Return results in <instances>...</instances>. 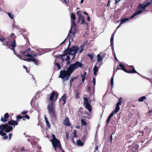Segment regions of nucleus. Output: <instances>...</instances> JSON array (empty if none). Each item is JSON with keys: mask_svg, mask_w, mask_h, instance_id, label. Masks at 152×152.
<instances>
[{"mask_svg": "<svg viewBox=\"0 0 152 152\" xmlns=\"http://www.w3.org/2000/svg\"><path fill=\"white\" fill-rule=\"evenodd\" d=\"M0 41L2 42L4 45L9 47L11 50H13L15 54L20 59L29 62V58H26L25 59H22L21 53L18 54L16 53L15 50L14 48L16 46L15 36L14 34L12 33L8 37L5 38L4 37L0 36Z\"/></svg>", "mask_w": 152, "mask_h": 152, "instance_id": "obj_1", "label": "nucleus"}, {"mask_svg": "<svg viewBox=\"0 0 152 152\" xmlns=\"http://www.w3.org/2000/svg\"><path fill=\"white\" fill-rule=\"evenodd\" d=\"M83 66L82 64L79 61H76L75 63L69 65L67 70H61L60 72L59 78H61L63 81L68 80L71 74L78 68L82 67Z\"/></svg>", "mask_w": 152, "mask_h": 152, "instance_id": "obj_2", "label": "nucleus"}, {"mask_svg": "<svg viewBox=\"0 0 152 152\" xmlns=\"http://www.w3.org/2000/svg\"><path fill=\"white\" fill-rule=\"evenodd\" d=\"M152 3V0H150L147 2L145 1L143 4H140L137 7V10L131 17L129 18H125L121 20V24H122L128 21L130 18H134L135 16L141 14L144 12L146 7Z\"/></svg>", "mask_w": 152, "mask_h": 152, "instance_id": "obj_3", "label": "nucleus"}, {"mask_svg": "<svg viewBox=\"0 0 152 152\" xmlns=\"http://www.w3.org/2000/svg\"><path fill=\"white\" fill-rule=\"evenodd\" d=\"M71 18L72 20L71 23L72 25L71 28L69 32V34L67 36V37H69V39L70 41H73V38L75 37V32L76 31V24L75 23V20L76 19L75 15L73 13H72L71 14Z\"/></svg>", "mask_w": 152, "mask_h": 152, "instance_id": "obj_4", "label": "nucleus"}, {"mask_svg": "<svg viewBox=\"0 0 152 152\" xmlns=\"http://www.w3.org/2000/svg\"><path fill=\"white\" fill-rule=\"evenodd\" d=\"M69 38V43L67 49L65 50V51H66V54H65L67 56H69L71 58V56H72V58L71 60H72L75 58V54L77 53V47L73 46L72 47L69 49L68 48L70 44V42H72L73 40L71 41V39H70V41L69 36L68 37H67L66 38Z\"/></svg>", "mask_w": 152, "mask_h": 152, "instance_id": "obj_5", "label": "nucleus"}, {"mask_svg": "<svg viewBox=\"0 0 152 152\" xmlns=\"http://www.w3.org/2000/svg\"><path fill=\"white\" fill-rule=\"evenodd\" d=\"M12 129V127L9 125L7 124L1 125H0V134L3 136L4 139L6 140L8 138V136L7 135V134L3 132V131H4L8 133Z\"/></svg>", "mask_w": 152, "mask_h": 152, "instance_id": "obj_6", "label": "nucleus"}, {"mask_svg": "<svg viewBox=\"0 0 152 152\" xmlns=\"http://www.w3.org/2000/svg\"><path fill=\"white\" fill-rule=\"evenodd\" d=\"M66 51H65L63 52V54L61 55H59L58 56V58L61 59V64L63 66L66 67V66L69 64L71 61L70 60L71 59V57L69 56H67L66 54Z\"/></svg>", "mask_w": 152, "mask_h": 152, "instance_id": "obj_7", "label": "nucleus"}, {"mask_svg": "<svg viewBox=\"0 0 152 152\" xmlns=\"http://www.w3.org/2000/svg\"><path fill=\"white\" fill-rule=\"evenodd\" d=\"M138 132L139 133L142 134L141 135H138L139 138H142V136L143 138L147 139L148 137V136L149 135L151 130L148 128H145L143 130L138 131Z\"/></svg>", "mask_w": 152, "mask_h": 152, "instance_id": "obj_8", "label": "nucleus"}, {"mask_svg": "<svg viewBox=\"0 0 152 152\" xmlns=\"http://www.w3.org/2000/svg\"><path fill=\"white\" fill-rule=\"evenodd\" d=\"M25 57H29V62L32 61L34 62V64L37 65V63H38V60L36 58H34L37 56L36 53H34L33 54H30V53H28L26 55H24Z\"/></svg>", "mask_w": 152, "mask_h": 152, "instance_id": "obj_9", "label": "nucleus"}, {"mask_svg": "<svg viewBox=\"0 0 152 152\" xmlns=\"http://www.w3.org/2000/svg\"><path fill=\"white\" fill-rule=\"evenodd\" d=\"M119 66L121 68V69L124 71L129 73H138L137 72L135 69L134 67L133 66H131V67H132V70H127L125 68V66L122 64H120L119 65Z\"/></svg>", "mask_w": 152, "mask_h": 152, "instance_id": "obj_10", "label": "nucleus"}, {"mask_svg": "<svg viewBox=\"0 0 152 152\" xmlns=\"http://www.w3.org/2000/svg\"><path fill=\"white\" fill-rule=\"evenodd\" d=\"M59 94L57 92L53 91L51 94L49 99L51 102L53 103L56 101L58 98Z\"/></svg>", "mask_w": 152, "mask_h": 152, "instance_id": "obj_11", "label": "nucleus"}, {"mask_svg": "<svg viewBox=\"0 0 152 152\" xmlns=\"http://www.w3.org/2000/svg\"><path fill=\"white\" fill-rule=\"evenodd\" d=\"M52 142L56 151V148L57 147H58L59 148H61L60 142L58 140H52Z\"/></svg>", "mask_w": 152, "mask_h": 152, "instance_id": "obj_12", "label": "nucleus"}, {"mask_svg": "<svg viewBox=\"0 0 152 152\" xmlns=\"http://www.w3.org/2000/svg\"><path fill=\"white\" fill-rule=\"evenodd\" d=\"M139 148V145L137 144L129 148L126 152H136Z\"/></svg>", "mask_w": 152, "mask_h": 152, "instance_id": "obj_13", "label": "nucleus"}, {"mask_svg": "<svg viewBox=\"0 0 152 152\" xmlns=\"http://www.w3.org/2000/svg\"><path fill=\"white\" fill-rule=\"evenodd\" d=\"M53 102H51V104L48 105L47 107V109L50 113L55 112V108L53 106Z\"/></svg>", "mask_w": 152, "mask_h": 152, "instance_id": "obj_14", "label": "nucleus"}, {"mask_svg": "<svg viewBox=\"0 0 152 152\" xmlns=\"http://www.w3.org/2000/svg\"><path fill=\"white\" fill-rule=\"evenodd\" d=\"M49 114L50 116V118L52 121L53 122H55L57 119V117L55 113V112H53L50 113Z\"/></svg>", "mask_w": 152, "mask_h": 152, "instance_id": "obj_15", "label": "nucleus"}, {"mask_svg": "<svg viewBox=\"0 0 152 152\" xmlns=\"http://www.w3.org/2000/svg\"><path fill=\"white\" fill-rule=\"evenodd\" d=\"M97 62H98V64L99 66H101L102 64V61L103 59V57L100 54H98L97 56Z\"/></svg>", "mask_w": 152, "mask_h": 152, "instance_id": "obj_16", "label": "nucleus"}, {"mask_svg": "<svg viewBox=\"0 0 152 152\" xmlns=\"http://www.w3.org/2000/svg\"><path fill=\"white\" fill-rule=\"evenodd\" d=\"M9 117V115L8 113H5L4 116V117H2L1 119V121L4 122H7V119Z\"/></svg>", "mask_w": 152, "mask_h": 152, "instance_id": "obj_17", "label": "nucleus"}, {"mask_svg": "<svg viewBox=\"0 0 152 152\" xmlns=\"http://www.w3.org/2000/svg\"><path fill=\"white\" fill-rule=\"evenodd\" d=\"M8 123L10 125L14 126L17 125L18 124V122L17 121H15L14 120H12V119L10 121H8ZM14 127H15V126H14Z\"/></svg>", "mask_w": 152, "mask_h": 152, "instance_id": "obj_18", "label": "nucleus"}, {"mask_svg": "<svg viewBox=\"0 0 152 152\" xmlns=\"http://www.w3.org/2000/svg\"><path fill=\"white\" fill-rule=\"evenodd\" d=\"M63 124L66 126H69L71 125V124L69 121L68 117H65L63 122Z\"/></svg>", "mask_w": 152, "mask_h": 152, "instance_id": "obj_19", "label": "nucleus"}, {"mask_svg": "<svg viewBox=\"0 0 152 152\" xmlns=\"http://www.w3.org/2000/svg\"><path fill=\"white\" fill-rule=\"evenodd\" d=\"M31 50V48H28L25 49V51H23V52L21 51H20V53H21L22 56H23L25 57L24 56V55H26L28 53H27V52L30 51Z\"/></svg>", "mask_w": 152, "mask_h": 152, "instance_id": "obj_20", "label": "nucleus"}, {"mask_svg": "<svg viewBox=\"0 0 152 152\" xmlns=\"http://www.w3.org/2000/svg\"><path fill=\"white\" fill-rule=\"evenodd\" d=\"M66 94H65L62 96L60 100V101L61 100H62L63 102V104L64 105L66 102Z\"/></svg>", "mask_w": 152, "mask_h": 152, "instance_id": "obj_21", "label": "nucleus"}, {"mask_svg": "<svg viewBox=\"0 0 152 152\" xmlns=\"http://www.w3.org/2000/svg\"><path fill=\"white\" fill-rule=\"evenodd\" d=\"M121 101H118L116 104L115 110L118 111L120 110V106L121 104Z\"/></svg>", "mask_w": 152, "mask_h": 152, "instance_id": "obj_22", "label": "nucleus"}, {"mask_svg": "<svg viewBox=\"0 0 152 152\" xmlns=\"http://www.w3.org/2000/svg\"><path fill=\"white\" fill-rule=\"evenodd\" d=\"M114 75H115V73L114 72L112 75V77H111V81H110V83L111 85V88H112L113 87V79H114Z\"/></svg>", "mask_w": 152, "mask_h": 152, "instance_id": "obj_23", "label": "nucleus"}, {"mask_svg": "<svg viewBox=\"0 0 152 152\" xmlns=\"http://www.w3.org/2000/svg\"><path fill=\"white\" fill-rule=\"evenodd\" d=\"M86 108L88 109L89 112H91L92 110L91 106L90 104L85 105Z\"/></svg>", "mask_w": 152, "mask_h": 152, "instance_id": "obj_24", "label": "nucleus"}, {"mask_svg": "<svg viewBox=\"0 0 152 152\" xmlns=\"http://www.w3.org/2000/svg\"><path fill=\"white\" fill-rule=\"evenodd\" d=\"M86 72H84L83 75H81V76L82 77V82L83 83H84V81L85 80L86 75Z\"/></svg>", "mask_w": 152, "mask_h": 152, "instance_id": "obj_25", "label": "nucleus"}, {"mask_svg": "<svg viewBox=\"0 0 152 152\" xmlns=\"http://www.w3.org/2000/svg\"><path fill=\"white\" fill-rule=\"evenodd\" d=\"M77 143L78 145L83 146V143L80 140H77Z\"/></svg>", "mask_w": 152, "mask_h": 152, "instance_id": "obj_26", "label": "nucleus"}, {"mask_svg": "<svg viewBox=\"0 0 152 152\" xmlns=\"http://www.w3.org/2000/svg\"><path fill=\"white\" fill-rule=\"evenodd\" d=\"M7 13L9 17L11 18V19H13L14 15L11 12H7Z\"/></svg>", "mask_w": 152, "mask_h": 152, "instance_id": "obj_27", "label": "nucleus"}, {"mask_svg": "<svg viewBox=\"0 0 152 152\" xmlns=\"http://www.w3.org/2000/svg\"><path fill=\"white\" fill-rule=\"evenodd\" d=\"M77 14L78 15L79 17H78V22H79L80 20V19L81 18V12L80 11H78L77 12Z\"/></svg>", "mask_w": 152, "mask_h": 152, "instance_id": "obj_28", "label": "nucleus"}, {"mask_svg": "<svg viewBox=\"0 0 152 152\" xmlns=\"http://www.w3.org/2000/svg\"><path fill=\"white\" fill-rule=\"evenodd\" d=\"M146 98L145 96H142L139 99L138 101L140 102H142L144 101V100Z\"/></svg>", "mask_w": 152, "mask_h": 152, "instance_id": "obj_29", "label": "nucleus"}, {"mask_svg": "<svg viewBox=\"0 0 152 152\" xmlns=\"http://www.w3.org/2000/svg\"><path fill=\"white\" fill-rule=\"evenodd\" d=\"M87 56L89 57L92 60H93V58L94 57V53L88 54L87 55Z\"/></svg>", "mask_w": 152, "mask_h": 152, "instance_id": "obj_30", "label": "nucleus"}, {"mask_svg": "<svg viewBox=\"0 0 152 152\" xmlns=\"http://www.w3.org/2000/svg\"><path fill=\"white\" fill-rule=\"evenodd\" d=\"M118 111L115 110L114 111H113L109 115V116L110 117L112 118V117H113V114H115L117 113Z\"/></svg>", "mask_w": 152, "mask_h": 152, "instance_id": "obj_31", "label": "nucleus"}, {"mask_svg": "<svg viewBox=\"0 0 152 152\" xmlns=\"http://www.w3.org/2000/svg\"><path fill=\"white\" fill-rule=\"evenodd\" d=\"M77 53L78 52L79 53H81L83 50V48L82 46L78 48L77 47Z\"/></svg>", "mask_w": 152, "mask_h": 152, "instance_id": "obj_32", "label": "nucleus"}, {"mask_svg": "<svg viewBox=\"0 0 152 152\" xmlns=\"http://www.w3.org/2000/svg\"><path fill=\"white\" fill-rule=\"evenodd\" d=\"M81 20V24H83L84 23H85L86 25V26H88V23H86L84 20V18L83 17L82 18L80 19Z\"/></svg>", "mask_w": 152, "mask_h": 152, "instance_id": "obj_33", "label": "nucleus"}, {"mask_svg": "<svg viewBox=\"0 0 152 152\" xmlns=\"http://www.w3.org/2000/svg\"><path fill=\"white\" fill-rule=\"evenodd\" d=\"M99 68V67H98L96 66H95L93 68L94 72H98V69Z\"/></svg>", "mask_w": 152, "mask_h": 152, "instance_id": "obj_34", "label": "nucleus"}, {"mask_svg": "<svg viewBox=\"0 0 152 152\" xmlns=\"http://www.w3.org/2000/svg\"><path fill=\"white\" fill-rule=\"evenodd\" d=\"M81 123L82 125L83 126H86L87 125V123L86 121L83 119L81 120Z\"/></svg>", "mask_w": 152, "mask_h": 152, "instance_id": "obj_35", "label": "nucleus"}, {"mask_svg": "<svg viewBox=\"0 0 152 152\" xmlns=\"http://www.w3.org/2000/svg\"><path fill=\"white\" fill-rule=\"evenodd\" d=\"M113 39H114V37H111V39H110V45H111V46H113Z\"/></svg>", "mask_w": 152, "mask_h": 152, "instance_id": "obj_36", "label": "nucleus"}, {"mask_svg": "<svg viewBox=\"0 0 152 152\" xmlns=\"http://www.w3.org/2000/svg\"><path fill=\"white\" fill-rule=\"evenodd\" d=\"M84 104L85 105L89 104V101L87 98H84Z\"/></svg>", "mask_w": 152, "mask_h": 152, "instance_id": "obj_37", "label": "nucleus"}, {"mask_svg": "<svg viewBox=\"0 0 152 152\" xmlns=\"http://www.w3.org/2000/svg\"><path fill=\"white\" fill-rule=\"evenodd\" d=\"M16 118L17 120H16V121H17L18 123L19 121V120L22 118L23 117L21 115H18L17 116Z\"/></svg>", "mask_w": 152, "mask_h": 152, "instance_id": "obj_38", "label": "nucleus"}, {"mask_svg": "<svg viewBox=\"0 0 152 152\" xmlns=\"http://www.w3.org/2000/svg\"><path fill=\"white\" fill-rule=\"evenodd\" d=\"M92 82L93 83V86L94 87V86H95V83H96L95 77H93L92 80Z\"/></svg>", "mask_w": 152, "mask_h": 152, "instance_id": "obj_39", "label": "nucleus"}, {"mask_svg": "<svg viewBox=\"0 0 152 152\" xmlns=\"http://www.w3.org/2000/svg\"><path fill=\"white\" fill-rule=\"evenodd\" d=\"M76 95H75V98L76 99H78L79 97V92L78 91H76Z\"/></svg>", "mask_w": 152, "mask_h": 152, "instance_id": "obj_40", "label": "nucleus"}, {"mask_svg": "<svg viewBox=\"0 0 152 152\" xmlns=\"http://www.w3.org/2000/svg\"><path fill=\"white\" fill-rule=\"evenodd\" d=\"M45 122H46V123L47 124V125L48 126V127L49 128H50V124L48 121H48H45Z\"/></svg>", "mask_w": 152, "mask_h": 152, "instance_id": "obj_41", "label": "nucleus"}, {"mask_svg": "<svg viewBox=\"0 0 152 152\" xmlns=\"http://www.w3.org/2000/svg\"><path fill=\"white\" fill-rule=\"evenodd\" d=\"M56 66L58 67V69H61V66H60V64L59 63L56 62Z\"/></svg>", "mask_w": 152, "mask_h": 152, "instance_id": "obj_42", "label": "nucleus"}, {"mask_svg": "<svg viewBox=\"0 0 152 152\" xmlns=\"http://www.w3.org/2000/svg\"><path fill=\"white\" fill-rule=\"evenodd\" d=\"M77 78V77H74L73 78H71L70 81H69V83H72V82L74 80L76 79Z\"/></svg>", "mask_w": 152, "mask_h": 152, "instance_id": "obj_43", "label": "nucleus"}, {"mask_svg": "<svg viewBox=\"0 0 152 152\" xmlns=\"http://www.w3.org/2000/svg\"><path fill=\"white\" fill-rule=\"evenodd\" d=\"M34 144H35L36 143H37L38 141H39V139L36 137L35 140H34Z\"/></svg>", "mask_w": 152, "mask_h": 152, "instance_id": "obj_44", "label": "nucleus"}, {"mask_svg": "<svg viewBox=\"0 0 152 152\" xmlns=\"http://www.w3.org/2000/svg\"><path fill=\"white\" fill-rule=\"evenodd\" d=\"M28 112V111L25 110V111H24L22 112L21 113V114L22 115H25V114H26Z\"/></svg>", "mask_w": 152, "mask_h": 152, "instance_id": "obj_45", "label": "nucleus"}, {"mask_svg": "<svg viewBox=\"0 0 152 152\" xmlns=\"http://www.w3.org/2000/svg\"><path fill=\"white\" fill-rule=\"evenodd\" d=\"M23 117L26 118L28 119H29L30 118L29 116L28 115H25Z\"/></svg>", "mask_w": 152, "mask_h": 152, "instance_id": "obj_46", "label": "nucleus"}, {"mask_svg": "<svg viewBox=\"0 0 152 152\" xmlns=\"http://www.w3.org/2000/svg\"><path fill=\"white\" fill-rule=\"evenodd\" d=\"M76 131L75 130H74V133H73V134H74L73 137H77V135H76Z\"/></svg>", "mask_w": 152, "mask_h": 152, "instance_id": "obj_47", "label": "nucleus"}, {"mask_svg": "<svg viewBox=\"0 0 152 152\" xmlns=\"http://www.w3.org/2000/svg\"><path fill=\"white\" fill-rule=\"evenodd\" d=\"M12 133H10L9 134V140H10L12 137Z\"/></svg>", "mask_w": 152, "mask_h": 152, "instance_id": "obj_48", "label": "nucleus"}, {"mask_svg": "<svg viewBox=\"0 0 152 152\" xmlns=\"http://www.w3.org/2000/svg\"><path fill=\"white\" fill-rule=\"evenodd\" d=\"M52 140H54L55 139H57L55 135L54 134H52Z\"/></svg>", "mask_w": 152, "mask_h": 152, "instance_id": "obj_49", "label": "nucleus"}, {"mask_svg": "<svg viewBox=\"0 0 152 152\" xmlns=\"http://www.w3.org/2000/svg\"><path fill=\"white\" fill-rule=\"evenodd\" d=\"M36 137H35V136H31L30 137V139L34 141V140L35 139Z\"/></svg>", "mask_w": 152, "mask_h": 152, "instance_id": "obj_50", "label": "nucleus"}, {"mask_svg": "<svg viewBox=\"0 0 152 152\" xmlns=\"http://www.w3.org/2000/svg\"><path fill=\"white\" fill-rule=\"evenodd\" d=\"M98 146H96L95 147V151H98Z\"/></svg>", "mask_w": 152, "mask_h": 152, "instance_id": "obj_51", "label": "nucleus"}, {"mask_svg": "<svg viewBox=\"0 0 152 152\" xmlns=\"http://www.w3.org/2000/svg\"><path fill=\"white\" fill-rule=\"evenodd\" d=\"M112 135H113V134H111L110 135V140L111 141V142H112V137H113Z\"/></svg>", "mask_w": 152, "mask_h": 152, "instance_id": "obj_52", "label": "nucleus"}, {"mask_svg": "<svg viewBox=\"0 0 152 152\" xmlns=\"http://www.w3.org/2000/svg\"><path fill=\"white\" fill-rule=\"evenodd\" d=\"M121 0H115V4H116L118 3Z\"/></svg>", "mask_w": 152, "mask_h": 152, "instance_id": "obj_53", "label": "nucleus"}, {"mask_svg": "<svg viewBox=\"0 0 152 152\" xmlns=\"http://www.w3.org/2000/svg\"><path fill=\"white\" fill-rule=\"evenodd\" d=\"M110 0H109L108 1V3L107 5V7H108L109 6V5L110 4Z\"/></svg>", "mask_w": 152, "mask_h": 152, "instance_id": "obj_54", "label": "nucleus"}, {"mask_svg": "<svg viewBox=\"0 0 152 152\" xmlns=\"http://www.w3.org/2000/svg\"><path fill=\"white\" fill-rule=\"evenodd\" d=\"M23 68L25 69H26V72H28L27 71V68L24 65L23 66Z\"/></svg>", "mask_w": 152, "mask_h": 152, "instance_id": "obj_55", "label": "nucleus"}, {"mask_svg": "<svg viewBox=\"0 0 152 152\" xmlns=\"http://www.w3.org/2000/svg\"><path fill=\"white\" fill-rule=\"evenodd\" d=\"M87 20L88 21H90V17L89 16H88L87 17Z\"/></svg>", "mask_w": 152, "mask_h": 152, "instance_id": "obj_56", "label": "nucleus"}, {"mask_svg": "<svg viewBox=\"0 0 152 152\" xmlns=\"http://www.w3.org/2000/svg\"><path fill=\"white\" fill-rule=\"evenodd\" d=\"M110 121V120L107 119V123H106V126L107 125V124H108L109 123Z\"/></svg>", "mask_w": 152, "mask_h": 152, "instance_id": "obj_57", "label": "nucleus"}, {"mask_svg": "<svg viewBox=\"0 0 152 152\" xmlns=\"http://www.w3.org/2000/svg\"><path fill=\"white\" fill-rule=\"evenodd\" d=\"M122 24H121V23H120L119 25L118 26V27H117V29H118V28H119L120 26H121L122 25Z\"/></svg>", "mask_w": 152, "mask_h": 152, "instance_id": "obj_58", "label": "nucleus"}, {"mask_svg": "<svg viewBox=\"0 0 152 152\" xmlns=\"http://www.w3.org/2000/svg\"><path fill=\"white\" fill-rule=\"evenodd\" d=\"M83 13L84 14H85L86 15H88V14L86 12H83Z\"/></svg>", "mask_w": 152, "mask_h": 152, "instance_id": "obj_59", "label": "nucleus"}, {"mask_svg": "<svg viewBox=\"0 0 152 152\" xmlns=\"http://www.w3.org/2000/svg\"><path fill=\"white\" fill-rule=\"evenodd\" d=\"M66 38L65 39H64V40L61 43V45L63 44L66 41Z\"/></svg>", "mask_w": 152, "mask_h": 152, "instance_id": "obj_60", "label": "nucleus"}, {"mask_svg": "<svg viewBox=\"0 0 152 152\" xmlns=\"http://www.w3.org/2000/svg\"><path fill=\"white\" fill-rule=\"evenodd\" d=\"M44 53H42L41 54H40V53H37V54L36 53V54L37 55V56H39V55H42V54Z\"/></svg>", "mask_w": 152, "mask_h": 152, "instance_id": "obj_61", "label": "nucleus"}, {"mask_svg": "<svg viewBox=\"0 0 152 152\" xmlns=\"http://www.w3.org/2000/svg\"><path fill=\"white\" fill-rule=\"evenodd\" d=\"M111 118L109 116L108 117V118L107 119L108 120H109L110 121L111 119Z\"/></svg>", "mask_w": 152, "mask_h": 152, "instance_id": "obj_62", "label": "nucleus"}, {"mask_svg": "<svg viewBox=\"0 0 152 152\" xmlns=\"http://www.w3.org/2000/svg\"><path fill=\"white\" fill-rule=\"evenodd\" d=\"M97 73V72H94V74L95 76L96 75Z\"/></svg>", "mask_w": 152, "mask_h": 152, "instance_id": "obj_63", "label": "nucleus"}, {"mask_svg": "<svg viewBox=\"0 0 152 152\" xmlns=\"http://www.w3.org/2000/svg\"><path fill=\"white\" fill-rule=\"evenodd\" d=\"M152 112V110H149L148 112V113L149 114V113H151Z\"/></svg>", "mask_w": 152, "mask_h": 152, "instance_id": "obj_64", "label": "nucleus"}]
</instances>
